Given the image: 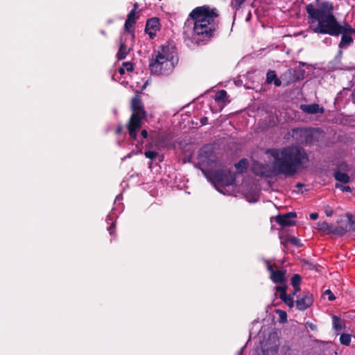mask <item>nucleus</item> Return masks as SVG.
<instances>
[{
    "mask_svg": "<svg viewBox=\"0 0 355 355\" xmlns=\"http://www.w3.org/2000/svg\"><path fill=\"white\" fill-rule=\"evenodd\" d=\"M194 26V19L189 16V18L184 22L183 26V35L185 40H189L194 41L198 44V39L196 38V36H193V27Z\"/></svg>",
    "mask_w": 355,
    "mask_h": 355,
    "instance_id": "obj_11",
    "label": "nucleus"
},
{
    "mask_svg": "<svg viewBox=\"0 0 355 355\" xmlns=\"http://www.w3.org/2000/svg\"><path fill=\"white\" fill-rule=\"evenodd\" d=\"M156 55L161 60H165L171 63H173L174 59L177 57V51L175 46L168 42L158 47Z\"/></svg>",
    "mask_w": 355,
    "mask_h": 355,
    "instance_id": "obj_6",
    "label": "nucleus"
},
{
    "mask_svg": "<svg viewBox=\"0 0 355 355\" xmlns=\"http://www.w3.org/2000/svg\"><path fill=\"white\" fill-rule=\"evenodd\" d=\"M329 228V224L327 222H322L318 223V229L321 231H327Z\"/></svg>",
    "mask_w": 355,
    "mask_h": 355,
    "instance_id": "obj_36",
    "label": "nucleus"
},
{
    "mask_svg": "<svg viewBox=\"0 0 355 355\" xmlns=\"http://www.w3.org/2000/svg\"><path fill=\"white\" fill-rule=\"evenodd\" d=\"M294 290L291 294V295L293 297L300 291V286H293Z\"/></svg>",
    "mask_w": 355,
    "mask_h": 355,
    "instance_id": "obj_41",
    "label": "nucleus"
},
{
    "mask_svg": "<svg viewBox=\"0 0 355 355\" xmlns=\"http://www.w3.org/2000/svg\"><path fill=\"white\" fill-rule=\"evenodd\" d=\"M115 229H116L115 223L114 222H112L110 227L107 228V230L110 235H113L114 234Z\"/></svg>",
    "mask_w": 355,
    "mask_h": 355,
    "instance_id": "obj_37",
    "label": "nucleus"
},
{
    "mask_svg": "<svg viewBox=\"0 0 355 355\" xmlns=\"http://www.w3.org/2000/svg\"><path fill=\"white\" fill-rule=\"evenodd\" d=\"M310 218H311V220H315L318 219V213H316V212H315V213H311V214H310Z\"/></svg>",
    "mask_w": 355,
    "mask_h": 355,
    "instance_id": "obj_42",
    "label": "nucleus"
},
{
    "mask_svg": "<svg viewBox=\"0 0 355 355\" xmlns=\"http://www.w3.org/2000/svg\"><path fill=\"white\" fill-rule=\"evenodd\" d=\"M306 264L308 265L309 269H310V270H313L315 268V266L308 261L306 262Z\"/></svg>",
    "mask_w": 355,
    "mask_h": 355,
    "instance_id": "obj_45",
    "label": "nucleus"
},
{
    "mask_svg": "<svg viewBox=\"0 0 355 355\" xmlns=\"http://www.w3.org/2000/svg\"><path fill=\"white\" fill-rule=\"evenodd\" d=\"M266 83H274L276 87L282 85L281 80L277 77L276 72L274 70H269L266 73Z\"/></svg>",
    "mask_w": 355,
    "mask_h": 355,
    "instance_id": "obj_15",
    "label": "nucleus"
},
{
    "mask_svg": "<svg viewBox=\"0 0 355 355\" xmlns=\"http://www.w3.org/2000/svg\"><path fill=\"white\" fill-rule=\"evenodd\" d=\"M296 218V212L291 211L284 214H279L275 217V221L282 227H290L296 224V222L293 220Z\"/></svg>",
    "mask_w": 355,
    "mask_h": 355,
    "instance_id": "obj_7",
    "label": "nucleus"
},
{
    "mask_svg": "<svg viewBox=\"0 0 355 355\" xmlns=\"http://www.w3.org/2000/svg\"><path fill=\"white\" fill-rule=\"evenodd\" d=\"M280 314H279V316H280V320L282 322H285L286 321V313L284 311H280V310H278L277 311Z\"/></svg>",
    "mask_w": 355,
    "mask_h": 355,
    "instance_id": "obj_38",
    "label": "nucleus"
},
{
    "mask_svg": "<svg viewBox=\"0 0 355 355\" xmlns=\"http://www.w3.org/2000/svg\"><path fill=\"white\" fill-rule=\"evenodd\" d=\"M300 109L302 111L307 114H317L324 112V108L316 103L310 105L302 104L300 105Z\"/></svg>",
    "mask_w": 355,
    "mask_h": 355,
    "instance_id": "obj_14",
    "label": "nucleus"
},
{
    "mask_svg": "<svg viewBox=\"0 0 355 355\" xmlns=\"http://www.w3.org/2000/svg\"><path fill=\"white\" fill-rule=\"evenodd\" d=\"M291 136L297 141H302V137L307 135L308 130L306 128H297L292 129Z\"/></svg>",
    "mask_w": 355,
    "mask_h": 355,
    "instance_id": "obj_16",
    "label": "nucleus"
},
{
    "mask_svg": "<svg viewBox=\"0 0 355 355\" xmlns=\"http://www.w3.org/2000/svg\"><path fill=\"white\" fill-rule=\"evenodd\" d=\"M313 303V297L309 292L304 293L303 296L298 299L295 304L298 310L304 311L310 307Z\"/></svg>",
    "mask_w": 355,
    "mask_h": 355,
    "instance_id": "obj_10",
    "label": "nucleus"
},
{
    "mask_svg": "<svg viewBox=\"0 0 355 355\" xmlns=\"http://www.w3.org/2000/svg\"><path fill=\"white\" fill-rule=\"evenodd\" d=\"M288 306L293 308L294 306V300L291 295H286L283 298H280Z\"/></svg>",
    "mask_w": 355,
    "mask_h": 355,
    "instance_id": "obj_26",
    "label": "nucleus"
},
{
    "mask_svg": "<svg viewBox=\"0 0 355 355\" xmlns=\"http://www.w3.org/2000/svg\"><path fill=\"white\" fill-rule=\"evenodd\" d=\"M130 49L128 48L125 42L121 41L119 51L116 53V58L118 60H122L125 58L127 55L129 53Z\"/></svg>",
    "mask_w": 355,
    "mask_h": 355,
    "instance_id": "obj_17",
    "label": "nucleus"
},
{
    "mask_svg": "<svg viewBox=\"0 0 355 355\" xmlns=\"http://www.w3.org/2000/svg\"><path fill=\"white\" fill-rule=\"evenodd\" d=\"M340 342L342 345L349 346L351 343V335L349 334H342L340 336Z\"/></svg>",
    "mask_w": 355,
    "mask_h": 355,
    "instance_id": "obj_25",
    "label": "nucleus"
},
{
    "mask_svg": "<svg viewBox=\"0 0 355 355\" xmlns=\"http://www.w3.org/2000/svg\"><path fill=\"white\" fill-rule=\"evenodd\" d=\"M336 226L333 225H329V228L327 230V231H329V232L332 233V230H334V228H335Z\"/></svg>",
    "mask_w": 355,
    "mask_h": 355,
    "instance_id": "obj_46",
    "label": "nucleus"
},
{
    "mask_svg": "<svg viewBox=\"0 0 355 355\" xmlns=\"http://www.w3.org/2000/svg\"><path fill=\"white\" fill-rule=\"evenodd\" d=\"M291 285L293 286H300L302 282V277L299 274H295L291 279Z\"/></svg>",
    "mask_w": 355,
    "mask_h": 355,
    "instance_id": "obj_27",
    "label": "nucleus"
},
{
    "mask_svg": "<svg viewBox=\"0 0 355 355\" xmlns=\"http://www.w3.org/2000/svg\"><path fill=\"white\" fill-rule=\"evenodd\" d=\"M131 110L132 113L126 127L130 137L133 140H137V132L141 128L142 121L146 117V112L139 94L135 95L131 100Z\"/></svg>",
    "mask_w": 355,
    "mask_h": 355,
    "instance_id": "obj_3",
    "label": "nucleus"
},
{
    "mask_svg": "<svg viewBox=\"0 0 355 355\" xmlns=\"http://www.w3.org/2000/svg\"><path fill=\"white\" fill-rule=\"evenodd\" d=\"M286 73L292 76L290 82L294 83L304 78L305 71L300 67H297L293 69H290L287 71Z\"/></svg>",
    "mask_w": 355,
    "mask_h": 355,
    "instance_id": "obj_13",
    "label": "nucleus"
},
{
    "mask_svg": "<svg viewBox=\"0 0 355 355\" xmlns=\"http://www.w3.org/2000/svg\"><path fill=\"white\" fill-rule=\"evenodd\" d=\"M324 295L328 296V300L329 301H333V300H334L336 299V297H335L334 294L329 289L326 290L324 292Z\"/></svg>",
    "mask_w": 355,
    "mask_h": 355,
    "instance_id": "obj_34",
    "label": "nucleus"
},
{
    "mask_svg": "<svg viewBox=\"0 0 355 355\" xmlns=\"http://www.w3.org/2000/svg\"><path fill=\"white\" fill-rule=\"evenodd\" d=\"M270 154L273 157L272 172L276 175L293 176L300 168H304L309 160L306 150L300 146L273 149Z\"/></svg>",
    "mask_w": 355,
    "mask_h": 355,
    "instance_id": "obj_1",
    "label": "nucleus"
},
{
    "mask_svg": "<svg viewBox=\"0 0 355 355\" xmlns=\"http://www.w3.org/2000/svg\"><path fill=\"white\" fill-rule=\"evenodd\" d=\"M245 0H232L231 6L232 7L239 8L243 3Z\"/></svg>",
    "mask_w": 355,
    "mask_h": 355,
    "instance_id": "obj_33",
    "label": "nucleus"
},
{
    "mask_svg": "<svg viewBox=\"0 0 355 355\" xmlns=\"http://www.w3.org/2000/svg\"><path fill=\"white\" fill-rule=\"evenodd\" d=\"M289 243H291L292 245L297 246V247H301L302 243L300 242V240L295 236H291L288 238Z\"/></svg>",
    "mask_w": 355,
    "mask_h": 355,
    "instance_id": "obj_29",
    "label": "nucleus"
},
{
    "mask_svg": "<svg viewBox=\"0 0 355 355\" xmlns=\"http://www.w3.org/2000/svg\"><path fill=\"white\" fill-rule=\"evenodd\" d=\"M333 327L336 331H340L345 327V323L339 317L334 315L332 317Z\"/></svg>",
    "mask_w": 355,
    "mask_h": 355,
    "instance_id": "obj_18",
    "label": "nucleus"
},
{
    "mask_svg": "<svg viewBox=\"0 0 355 355\" xmlns=\"http://www.w3.org/2000/svg\"><path fill=\"white\" fill-rule=\"evenodd\" d=\"M347 224L349 231L355 232V216L349 213L346 214Z\"/></svg>",
    "mask_w": 355,
    "mask_h": 355,
    "instance_id": "obj_21",
    "label": "nucleus"
},
{
    "mask_svg": "<svg viewBox=\"0 0 355 355\" xmlns=\"http://www.w3.org/2000/svg\"><path fill=\"white\" fill-rule=\"evenodd\" d=\"M207 117H203L201 119V123L202 124H206L207 121Z\"/></svg>",
    "mask_w": 355,
    "mask_h": 355,
    "instance_id": "obj_49",
    "label": "nucleus"
},
{
    "mask_svg": "<svg viewBox=\"0 0 355 355\" xmlns=\"http://www.w3.org/2000/svg\"><path fill=\"white\" fill-rule=\"evenodd\" d=\"M118 71L121 75H123L125 72V69L124 67H120Z\"/></svg>",
    "mask_w": 355,
    "mask_h": 355,
    "instance_id": "obj_44",
    "label": "nucleus"
},
{
    "mask_svg": "<svg viewBox=\"0 0 355 355\" xmlns=\"http://www.w3.org/2000/svg\"><path fill=\"white\" fill-rule=\"evenodd\" d=\"M288 242H289L288 238H285L284 239H283V240H282V241H281V243H282L284 246H285V247H286V245H287V244H288Z\"/></svg>",
    "mask_w": 355,
    "mask_h": 355,
    "instance_id": "obj_43",
    "label": "nucleus"
},
{
    "mask_svg": "<svg viewBox=\"0 0 355 355\" xmlns=\"http://www.w3.org/2000/svg\"><path fill=\"white\" fill-rule=\"evenodd\" d=\"M121 130H122V127H121V126H119V127H118V128H116V134H119V133L121 132Z\"/></svg>",
    "mask_w": 355,
    "mask_h": 355,
    "instance_id": "obj_51",
    "label": "nucleus"
},
{
    "mask_svg": "<svg viewBox=\"0 0 355 355\" xmlns=\"http://www.w3.org/2000/svg\"><path fill=\"white\" fill-rule=\"evenodd\" d=\"M347 232H349L347 225H345V226L340 225L334 228V230H332V234L342 236L344 234H345Z\"/></svg>",
    "mask_w": 355,
    "mask_h": 355,
    "instance_id": "obj_20",
    "label": "nucleus"
},
{
    "mask_svg": "<svg viewBox=\"0 0 355 355\" xmlns=\"http://www.w3.org/2000/svg\"><path fill=\"white\" fill-rule=\"evenodd\" d=\"M149 69L153 74L155 75H168L173 68V63H171L167 60H161L158 55L155 54V58H152L149 62Z\"/></svg>",
    "mask_w": 355,
    "mask_h": 355,
    "instance_id": "obj_5",
    "label": "nucleus"
},
{
    "mask_svg": "<svg viewBox=\"0 0 355 355\" xmlns=\"http://www.w3.org/2000/svg\"><path fill=\"white\" fill-rule=\"evenodd\" d=\"M306 326L312 331L317 330V326L312 322H306Z\"/></svg>",
    "mask_w": 355,
    "mask_h": 355,
    "instance_id": "obj_39",
    "label": "nucleus"
},
{
    "mask_svg": "<svg viewBox=\"0 0 355 355\" xmlns=\"http://www.w3.org/2000/svg\"><path fill=\"white\" fill-rule=\"evenodd\" d=\"M160 29L159 19L157 17H153L146 21L145 32L149 35L150 39H154L157 31Z\"/></svg>",
    "mask_w": 355,
    "mask_h": 355,
    "instance_id": "obj_8",
    "label": "nucleus"
},
{
    "mask_svg": "<svg viewBox=\"0 0 355 355\" xmlns=\"http://www.w3.org/2000/svg\"><path fill=\"white\" fill-rule=\"evenodd\" d=\"M219 16L216 8H211L209 6L196 7L189 14L194 19L193 36L199 40H209L214 35L218 28V23L215 19Z\"/></svg>",
    "mask_w": 355,
    "mask_h": 355,
    "instance_id": "obj_2",
    "label": "nucleus"
},
{
    "mask_svg": "<svg viewBox=\"0 0 355 355\" xmlns=\"http://www.w3.org/2000/svg\"><path fill=\"white\" fill-rule=\"evenodd\" d=\"M248 160L245 158L240 159L236 164H235V168L239 173H243L246 169L248 166Z\"/></svg>",
    "mask_w": 355,
    "mask_h": 355,
    "instance_id": "obj_23",
    "label": "nucleus"
},
{
    "mask_svg": "<svg viewBox=\"0 0 355 355\" xmlns=\"http://www.w3.org/2000/svg\"><path fill=\"white\" fill-rule=\"evenodd\" d=\"M137 8H138V3H135L134 4L133 8L131 10H134L135 11V15H136V10H137Z\"/></svg>",
    "mask_w": 355,
    "mask_h": 355,
    "instance_id": "obj_47",
    "label": "nucleus"
},
{
    "mask_svg": "<svg viewBox=\"0 0 355 355\" xmlns=\"http://www.w3.org/2000/svg\"><path fill=\"white\" fill-rule=\"evenodd\" d=\"M295 186L297 188H302V187H303L304 186V184L303 183H301V182H297Z\"/></svg>",
    "mask_w": 355,
    "mask_h": 355,
    "instance_id": "obj_50",
    "label": "nucleus"
},
{
    "mask_svg": "<svg viewBox=\"0 0 355 355\" xmlns=\"http://www.w3.org/2000/svg\"><path fill=\"white\" fill-rule=\"evenodd\" d=\"M267 270L270 272V278L275 284H283L286 282V270L273 269L272 265L268 264Z\"/></svg>",
    "mask_w": 355,
    "mask_h": 355,
    "instance_id": "obj_9",
    "label": "nucleus"
},
{
    "mask_svg": "<svg viewBox=\"0 0 355 355\" xmlns=\"http://www.w3.org/2000/svg\"><path fill=\"white\" fill-rule=\"evenodd\" d=\"M148 131L145 129L142 130L141 132V136L143 139H146L148 137Z\"/></svg>",
    "mask_w": 355,
    "mask_h": 355,
    "instance_id": "obj_40",
    "label": "nucleus"
},
{
    "mask_svg": "<svg viewBox=\"0 0 355 355\" xmlns=\"http://www.w3.org/2000/svg\"><path fill=\"white\" fill-rule=\"evenodd\" d=\"M227 93L225 90H219L215 96V101L216 102L225 103L227 101Z\"/></svg>",
    "mask_w": 355,
    "mask_h": 355,
    "instance_id": "obj_22",
    "label": "nucleus"
},
{
    "mask_svg": "<svg viewBox=\"0 0 355 355\" xmlns=\"http://www.w3.org/2000/svg\"><path fill=\"white\" fill-rule=\"evenodd\" d=\"M124 67L125 71L128 72H131L134 70L133 64L130 62H123V67Z\"/></svg>",
    "mask_w": 355,
    "mask_h": 355,
    "instance_id": "obj_32",
    "label": "nucleus"
},
{
    "mask_svg": "<svg viewBox=\"0 0 355 355\" xmlns=\"http://www.w3.org/2000/svg\"><path fill=\"white\" fill-rule=\"evenodd\" d=\"M335 187H336V188L340 189L342 191H345V192H351L352 191V189L349 186H344L339 183H336L335 184Z\"/></svg>",
    "mask_w": 355,
    "mask_h": 355,
    "instance_id": "obj_31",
    "label": "nucleus"
},
{
    "mask_svg": "<svg viewBox=\"0 0 355 355\" xmlns=\"http://www.w3.org/2000/svg\"><path fill=\"white\" fill-rule=\"evenodd\" d=\"M275 290L277 291V292H279V298H283V297H284V295H286L287 293H286V290H287V286H275Z\"/></svg>",
    "mask_w": 355,
    "mask_h": 355,
    "instance_id": "obj_28",
    "label": "nucleus"
},
{
    "mask_svg": "<svg viewBox=\"0 0 355 355\" xmlns=\"http://www.w3.org/2000/svg\"><path fill=\"white\" fill-rule=\"evenodd\" d=\"M138 17L135 15L134 10H130L128 14L127 19L125 21L124 28L125 31L131 35L132 40L135 39V24H136V19Z\"/></svg>",
    "mask_w": 355,
    "mask_h": 355,
    "instance_id": "obj_12",
    "label": "nucleus"
},
{
    "mask_svg": "<svg viewBox=\"0 0 355 355\" xmlns=\"http://www.w3.org/2000/svg\"><path fill=\"white\" fill-rule=\"evenodd\" d=\"M352 101L355 104V87H354V89L352 92Z\"/></svg>",
    "mask_w": 355,
    "mask_h": 355,
    "instance_id": "obj_48",
    "label": "nucleus"
},
{
    "mask_svg": "<svg viewBox=\"0 0 355 355\" xmlns=\"http://www.w3.org/2000/svg\"><path fill=\"white\" fill-rule=\"evenodd\" d=\"M157 153L155 151L147 150L144 152V155L146 158L153 159L157 156Z\"/></svg>",
    "mask_w": 355,
    "mask_h": 355,
    "instance_id": "obj_30",
    "label": "nucleus"
},
{
    "mask_svg": "<svg viewBox=\"0 0 355 355\" xmlns=\"http://www.w3.org/2000/svg\"><path fill=\"white\" fill-rule=\"evenodd\" d=\"M280 355H296V353L288 345H284L280 348Z\"/></svg>",
    "mask_w": 355,
    "mask_h": 355,
    "instance_id": "obj_24",
    "label": "nucleus"
},
{
    "mask_svg": "<svg viewBox=\"0 0 355 355\" xmlns=\"http://www.w3.org/2000/svg\"><path fill=\"white\" fill-rule=\"evenodd\" d=\"M209 178L215 184L221 186L232 185L235 182V175L227 168L218 169L209 173Z\"/></svg>",
    "mask_w": 355,
    "mask_h": 355,
    "instance_id": "obj_4",
    "label": "nucleus"
},
{
    "mask_svg": "<svg viewBox=\"0 0 355 355\" xmlns=\"http://www.w3.org/2000/svg\"><path fill=\"white\" fill-rule=\"evenodd\" d=\"M334 178L340 182L347 183L349 182V175L347 173L341 172L340 171H336L334 174Z\"/></svg>",
    "mask_w": 355,
    "mask_h": 355,
    "instance_id": "obj_19",
    "label": "nucleus"
},
{
    "mask_svg": "<svg viewBox=\"0 0 355 355\" xmlns=\"http://www.w3.org/2000/svg\"><path fill=\"white\" fill-rule=\"evenodd\" d=\"M324 212H325L326 216L328 217H330L334 214L333 209L329 205H326L324 207Z\"/></svg>",
    "mask_w": 355,
    "mask_h": 355,
    "instance_id": "obj_35",
    "label": "nucleus"
}]
</instances>
